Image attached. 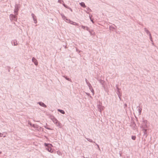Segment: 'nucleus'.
<instances>
[{
    "label": "nucleus",
    "instance_id": "obj_7",
    "mask_svg": "<svg viewBox=\"0 0 158 158\" xmlns=\"http://www.w3.org/2000/svg\"><path fill=\"white\" fill-rule=\"evenodd\" d=\"M131 138L133 140H135L136 139V136H132Z\"/></svg>",
    "mask_w": 158,
    "mask_h": 158
},
{
    "label": "nucleus",
    "instance_id": "obj_10",
    "mask_svg": "<svg viewBox=\"0 0 158 158\" xmlns=\"http://www.w3.org/2000/svg\"><path fill=\"white\" fill-rule=\"evenodd\" d=\"M3 136V134L0 133V137H2Z\"/></svg>",
    "mask_w": 158,
    "mask_h": 158
},
{
    "label": "nucleus",
    "instance_id": "obj_3",
    "mask_svg": "<svg viewBox=\"0 0 158 158\" xmlns=\"http://www.w3.org/2000/svg\"><path fill=\"white\" fill-rule=\"evenodd\" d=\"M32 61L33 62H34L35 65H37L38 64V63L37 61L35 58H33L32 59Z\"/></svg>",
    "mask_w": 158,
    "mask_h": 158
},
{
    "label": "nucleus",
    "instance_id": "obj_5",
    "mask_svg": "<svg viewBox=\"0 0 158 158\" xmlns=\"http://www.w3.org/2000/svg\"><path fill=\"white\" fill-rule=\"evenodd\" d=\"M58 111H59L62 114H64V111H63V110H60V109H58Z\"/></svg>",
    "mask_w": 158,
    "mask_h": 158
},
{
    "label": "nucleus",
    "instance_id": "obj_8",
    "mask_svg": "<svg viewBox=\"0 0 158 158\" xmlns=\"http://www.w3.org/2000/svg\"><path fill=\"white\" fill-rule=\"evenodd\" d=\"M40 104L42 106H45V105L44 104V103H40Z\"/></svg>",
    "mask_w": 158,
    "mask_h": 158
},
{
    "label": "nucleus",
    "instance_id": "obj_6",
    "mask_svg": "<svg viewBox=\"0 0 158 158\" xmlns=\"http://www.w3.org/2000/svg\"><path fill=\"white\" fill-rule=\"evenodd\" d=\"M32 16H33V18L34 20L35 21V23H37V20H36V19H35V18L34 17V15L33 14H32Z\"/></svg>",
    "mask_w": 158,
    "mask_h": 158
},
{
    "label": "nucleus",
    "instance_id": "obj_2",
    "mask_svg": "<svg viewBox=\"0 0 158 158\" xmlns=\"http://www.w3.org/2000/svg\"><path fill=\"white\" fill-rule=\"evenodd\" d=\"M53 121L56 124V125L57 126H60V125H61L58 122V120H57L56 119H54L53 120Z\"/></svg>",
    "mask_w": 158,
    "mask_h": 158
},
{
    "label": "nucleus",
    "instance_id": "obj_11",
    "mask_svg": "<svg viewBox=\"0 0 158 158\" xmlns=\"http://www.w3.org/2000/svg\"><path fill=\"white\" fill-rule=\"evenodd\" d=\"M91 21L93 22V20H91Z\"/></svg>",
    "mask_w": 158,
    "mask_h": 158
},
{
    "label": "nucleus",
    "instance_id": "obj_4",
    "mask_svg": "<svg viewBox=\"0 0 158 158\" xmlns=\"http://www.w3.org/2000/svg\"><path fill=\"white\" fill-rule=\"evenodd\" d=\"M80 4L81 6L85 8L86 7V6L85 5V3L83 2H82L81 3H80Z\"/></svg>",
    "mask_w": 158,
    "mask_h": 158
},
{
    "label": "nucleus",
    "instance_id": "obj_1",
    "mask_svg": "<svg viewBox=\"0 0 158 158\" xmlns=\"http://www.w3.org/2000/svg\"><path fill=\"white\" fill-rule=\"evenodd\" d=\"M44 145L46 146L47 147L46 149L49 152H53V151H52V146L51 144H47L46 143H45Z\"/></svg>",
    "mask_w": 158,
    "mask_h": 158
},
{
    "label": "nucleus",
    "instance_id": "obj_9",
    "mask_svg": "<svg viewBox=\"0 0 158 158\" xmlns=\"http://www.w3.org/2000/svg\"><path fill=\"white\" fill-rule=\"evenodd\" d=\"M13 43L14 45H17V43L16 41L14 42Z\"/></svg>",
    "mask_w": 158,
    "mask_h": 158
}]
</instances>
